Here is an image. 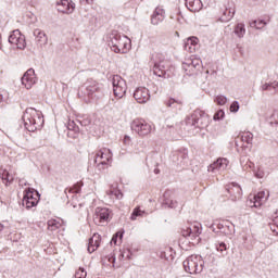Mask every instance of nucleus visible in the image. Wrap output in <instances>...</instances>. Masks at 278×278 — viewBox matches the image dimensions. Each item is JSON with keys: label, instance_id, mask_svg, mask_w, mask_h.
Here are the masks:
<instances>
[{"label": "nucleus", "instance_id": "obj_1", "mask_svg": "<svg viewBox=\"0 0 278 278\" xmlns=\"http://www.w3.org/2000/svg\"><path fill=\"white\" fill-rule=\"evenodd\" d=\"M22 121L24 122V127L27 131H37V129H42V126L45 125L42 112L34 108L25 110Z\"/></svg>", "mask_w": 278, "mask_h": 278}, {"label": "nucleus", "instance_id": "obj_2", "mask_svg": "<svg viewBox=\"0 0 278 278\" xmlns=\"http://www.w3.org/2000/svg\"><path fill=\"white\" fill-rule=\"evenodd\" d=\"M188 129H205L210 125V115L197 109L186 118Z\"/></svg>", "mask_w": 278, "mask_h": 278}, {"label": "nucleus", "instance_id": "obj_3", "mask_svg": "<svg viewBox=\"0 0 278 278\" xmlns=\"http://www.w3.org/2000/svg\"><path fill=\"white\" fill-rule=\"evenodd\" d=\"M109 47L114 53H129L131 50V39L125 35H112Z\"/></svg>", "mask_w": 278, "mask_h": 278}, {"label": "nucleus", "instance_id": "obj_4", "mask_svg": "<svg viewBox=\"0 0 278 278\" xmlns=\"http://www.w3.org/2000/svg\"><path fill=\"white\" fill-rule=\"evenodd\" d=\"M204 264L205 262H203L201 255H191L184 261L182 266L189 275H199L203 273Z\"/></svg>", "mask_w": 278, "mask_h": 278}, {"label": "nucleus", "instance_id": "obj_5", "mask_svg": "<svg viewBox=\"0 0 278 278\" xmlns=\"http://www.w3.org/2000/svg\"><path fill=\"white\" fill-rule=\"evenodd\" d=\"M113 156L112 150L102 148L96 152L94 164H98L99 170H105V168H110Z\"/></svg>", "mask_w": 278, "mask_h": 278}, {"label": "nucleus", "instance_id": "obj_6", "mask_svg": "<svg viewBox=\"0 0 278 278\" xmlns=\"http://www.w3.org/2000/svg\"><path fill=\"white\" fill-rule=\"evenodd\" d=\"M84 87V94L88 97V99H99V97L103 94V84L92 78L87 79Z\"/></svg>", "mask_w": 278, "mask_h": 278}, {"label": "nucleus", "instance_id": "obj_7", "mask_svg": "<svg viewBox=\"0 0 278 278\" xmlns=\"http://www.w3.org/2000/svg\"><path fill=\"white\" fill-rule=\"evenodd\" d=\"M153 74L164 79L170 77V75H168V61H166L162 54H156L155 56Z\"/></svg>", "mask_w": 278, "mask_h": 278}, {"label": "nucleus", "instance_id": "obj_8", "mask_svg": "<svg viewBox=\"0 0 278 278\" xmlns=\"http://www.w3.org/2000/svg\"><path fill=\"white\" fill-rule=\"evenodd\" d=\"M182 71L189 76L197 75L201 71V59L197 56L186 59L182 63Z\"/></svg>", "mask_w": 278, "mask_h": 278}, {"label": "nucleus", "instance_id": "obj_9", "mask_svg": "<svg viewBox=\"0 0 278 278\" xmlns=\"http://www.w3.org/2000/svg\"><path fill=\"white\" fill-rule=\"evenodd\" d=\"M112 86L114 96L117 99H123L127 92V81L121 75H114L112 78Z\"/></svg>", "mask_w": 278, "mask_h": 278}, {"label": "nucleus", "instance_id": "obj_10", "mask_svg": "<svg viewBox=\"0 0 278 278\" xmlns=\"http://www.w3.org/2000/svg\"><path fill=\"white\" fill-rule=\"evenodd\" d=\"M38 201H40V193L38 191L31 189L25 190L22 205L26 207V210H31V207H36V205H38Z\"/></svg>", "mask_w": 278, "mask_h": 278}, {"label": "nucleus", "instance_id": "obj_11", "mask_svg": "<svg viewBox=\"0 0 278 278\" xmlns=\"http://www.w3.org/2000/svg\"><path fill=\"white\" fill-rule=\"evenodd\" d=\"M131 129L141 138H144V136H149V134H151L153 128L151 124L147 123V121L137 118L132 121Z\"/></svg>", "mask_w": 278, "mask_h": 278}, {"label": "nucleus", "instance_id": "obj_12", "mask_svg": "<svg viewBox=\"0 0 278 278\" xmlns=\"http://www.w3.org/2000/svg\"><path fill=\"white\" fill-rule=\"evenodd\" d=\"M9 43L13 47V49L23 50L26 47L25 35L21 34V30L15 29L9 36Z\"/></svg>", "mask_w": 278, "mask_h": 278}, {"label": "nucleus", "instance_id": "obj_13", "mask_svg": "<svg viewBox=\"0 0 278 278\" xmlns=\"http://www.w3.org/2000/svg\"><path fill=\"white\" fill-rule=\"evenodd\" d=\"M112 211L106 207H97L93 215V223L96 225H105L110 220Z\"/></svg>", "mask_w": 278, "mask_h": 278}, {"label": "nucleus", "instance_id": "obj_14", "mask_svg": "<svg viewBox=\"0 0 278 278\" xmlns=\"http://www.w3.org/2000/svg\"><path fill=\"white\" fill-rule=\"evenodd\" d=\"M36 81V72L34 71V68L27 70L22 77V84L23 86H25V89L31 90Z\"/></svg>", "mask_w": 278, "mask_h": 278}, {"label": "nucleus", "instance_id": "obj_15", "mask_svg": "<svg viewBox=\"0 0 278 278\" xmlns=\"http://www.w3.org/2000/svg\"><path fill=\"white\" fill-rule=\"evenodd\" d=\"M134 99L137 103H147L151 99V92L147 87H139L134 92Z\"/></svg>", "mask_w": 278, "mask_h": 278}, {"label": "nucleus", "instance_id": "obj_16", "mask_svg": "<svg viewBox=\"0 0 278 278\" xmlns=\"http://www.w3.org/2000/svg\"><path fill=\"white\" fill-rule=\"evenodd\" d=\"M56 10L62 14H73L75 12V2L73 0H61L56 2Z\"/></svg>", "mask_w": 278, "mask_h": 278}, {"label": "nucleus", "instance_id": "obj_17", "mask_svg": "<svg viewBox=\"0 0 278 278\" xmlns=\"http://www.w3.org/2000/svg\"><path fill=\"white\" fill-rule=\"evenodd\" d=\"M227 166H229L227 159H217L207 167V170L208 173H223V170H227Z\"/></svg>", "mask_w": 278, "mask_h": 278}, {"label": "nucleus", "instance_id": "obj_18", "mask_svg": "<svg viewBox=\"0 0 278 278\" xmlns=\"http://www.w3.org/2000/svg\"><path fill=\"white\" fill-rule=\"evenodd\" d=\"M166 18V11L162 7H156L151 15L152 25H160Z\"/></svg>", "mask_w": 278, "mask_h": 278}, {"label": "nucleus", "instance_id": "obj_19", "mask_svg": "<svg viewBox=\"0 0 278 278\" xmlns=\"http://www.w3.org/2000/svg\"><path fill=\"white\" fill-rule=\"evenodd\" d=\"M226 190L230 194V200L240 201V199H242V188L236 182L228 186Z\"/></svg>", "mask_w": 278, "mask_h": 278}, {"label": "nucleus", "instance_id": "obj_20", "mask_svg": "<svg viewBox=\"0 0 278 278\" xmlns=\"http://www.w3.org/2000/svg\"><path fill=\"white\" fill-rule=\"evenodd\" d=\"M163 207H170L172 210L177 207V202L175 200V192L166 190L163 194Z\"/></svg>", "mask_w": 278, "mask_h": 278}, {"label": "nucleus", "instance_id": "obj_21", "mask_svg": "<svg viewBox=\"0 0 278 278\" xmlns=\"http://www.w3.org/2000/svg\"><path fill=\"white\" fill-rule=\"evenodd\" d=\"M268 199L266 191H260L257 194L253 195V200H250V207H260L262 203Z\"/></svg>", "mask_w": 278, "mask_h": 278}, {"label": "nucleus", "instance_id": "obj_22", "mask_svg": "<svg viewBox=\"0 0 278 278\" xmlns=\"http://www.w3.org/2000/svg\"><path fill=\"white\" fill-rule=\"evenodd\" d=\"M101 244V235L93 233V236L89 239L87 251L88 253H94L99 249Z\"/></svg>", "mask_w": 278, "mask_h": 278}, {"label": "nucleus", "instance_id": "obj_23", "mask_svg": "<svg viewBox=\"0 0 278 278\" xmlns=\"http://www.w3.org/2000/svg\"><path fill=\"white\" fill-rule=\"evenodd\" d=\"M186 7L190 12H201L203 10V2L201 0H186Z\"/></svg>", "mask_w": 278, "mask_h": 278}, {"label": "nucleus", "instance_id": "obj_24", "mask_svg": "<svg viewBox=\"0 0 278 278\" xmlns=\"http://www.w3.org/2000/svg\"><path fill=\"white\" fill-rule=\"evenodd\" d=\"M33 36L35 37L36 42H38V45H40V47H42V45H47L48 38H47V34H45V31H42L40 29H35L33 33Z\"/></svg>", "mask_w": 278, "mask_h": 278}, {"label": "nucleus", "instance_id": "obj_25", "mask_svg": "<svg viewBox=\"0 0 278 278\" xmlns=\"http://www.w3.org/2000/svg\"><path fill=\"white\" fill-rule=\"evenodd\" d=\"M199 42V39L197 37H190L185 42V51H189V53H194L197 50V43Z\"/></svg>", "mask_w": 278, "mask_h": 278}, {"label": "nucleus", "instance_id": "obj_26", "mask_svg": "<svg viewBox=\"0 0 278 278\" xmlns=\"http://www.w3.org/2000/svg\"><path fill=\"white\" fill-rule=\"evenodd\" d=\"M217 229L219 231H223L226 236H231L232 229L231 226H229V220H222L220 223L217 224Z\"/></svg>", "mask_w": 278, "mask_h": 278}, {"label": "nucleus", "instance_id": "obj_27", "mask_svg": "<svg viewBox=\"0 0 278 278\" xmlns=\"http://www.w3.org/2000/svg\"><path fill=\"white\" fill-rule=\"evenodd\" d=\"M0 177L2 181L8 186V184H12L14 181V176L8 172L5 168H0Z\"/></svg>", "mask_w": 278, "mask_h": 278}, {"label": "nucleus", "instance_id": "obj_28", "mask_svg": "<svg viewBox=\"0 0 278 278\" xmlns=\"http://www.w3.org/2000/svg\"><path fill=\"white\" fill-rule=\"evenodd\" d=\"M166 108H172L173 110H181V105H184V101L175 100L173 98L165 101Z\"/></svg>", "mask_w": 278, "mask_h": 278}, {"label": "nucleus", "instance_id": "obj_29", "mask_svg": "<svg viewBox=\"0 0 278 278\" xmlns=\"http://www.w3.org/2000/svg\"><path fill=\"white\" fill-rule=\"evenodd\" d=\"M235 14H236V10L226 9L223 13V16L219 17V21L222 23H229V21H231V18H233Z\"/></svg>", "mask_w": 278, "mask_h": 278}, {"label": "nucleus", "instance_id": "obj_30", "mask_svg": "<svg viewBox=\"0 0 278 278\" xmlns=\"http://www.w3.org/2000/svg\"><path fill=\"white\" fill-rule=\"evenodd\" d=\"M147 215V211H142L140 210V206H136L130 215V220H138V218H142Z\"/></svg>", "mask_w": 278, "mask_h": 278}, {"label": "nucleus", "instance_id": "obj_31", "mask_svg": "<svg viewBox=\"0 0 278 278\" xmlns=\"http://www.w3.org/2000/svg\"><path fill=\"white\" fill-rule=\"evenodd\" d=\"M249 168H253V173H254V176L257 178V179H264V169L258 166L257 168H255V164H253L252 162L249 163Z\"/></svg>", "mask_w": 278, "mask_h": 278}, {"label": "nucleus", "instance_id": "obj_32", "mask_svg": "<svg viewBox=\"0 0 278 278\" xmlns=\"http://www.w3.org/2000/svg\"><path fill=\"white\" fill-rule=\"evenodd\" d=\"M62 227V220L60 219H50L48 220V229L49 231H58Z\"/></svg>", "mask_w": 278, "mask_h": 278}, {"label": "nucleus", "instance_id": "obj_33", "mask_svg": "<svg viewBox=\"0 0 278 278\" xmlns=\"http://www.w3.org/2000/svg\"><path fill=\"white\" fill-rule=\"evenodd\" d=\"M235 34L239 38H244V35L247 34V28L244 27L243 23H238L235 26Z\"/></svg>", "mask_w": 278, "mask_h": 278}, {"label": "nucleus", "instance_id": "obj_34", "mask_svg": "<svg viewBox=\"0 0 278 278\" xmlns=\"http://www.w3.org/2000/svg\"><path fill=\"white\" fill-rule=\"evenodd\" d=\"M240 140L245 144H253V132L245 131L240 135Z\"/></svg>", "mask_w": 278, "mask_h": 278}, {"label": "nucleus", "instance_id": "obj_35", "mask_svg": "<svg viewBox=\"0 0 278 278\" xmlns=\"http://www.w3.org/2000/svg\"><path fill=\"white\" fill-rule=\"evenodd\" d=\"M189 229H191V238H199V236H201V225H194L189 227Z\"/></svg>", "mask_w": 278, "mask_h": 278}, {"label": "nucleus", "instance_id": "obj_36", "mask_svg": "<svg viewBox=\"0 0 278 278\" xmlns=\"http://www.w3.org/2000/svg\"><path fill=\"white\" fill-rule=\"evenodd\" d=\"M215 247L216 251H218V253H222V257L227 256V244L225 242L216 244Z\"/></svg>", "mask_w": 278, "mask_h": 278}, {"label": "nucleus", "instance_id": "obj_37", "mask_svg": "<svg viewBox=\"0 0 278 278\" xmlns=\"http://www.w3.org/2000/svg\"><path fill=\"white\" fill-rule=\"evenodd\" d=\"M261 88H262V90H269V91L277 90L278 83L277 81L266 83Z\"/></svg>", "mask_w": 278, "mask_h": 278}, {"label": "nucleus", "instance_id": "obj_38", "mask_svg": "<svg viewBox=\"0 0 278 278\" xmlns=\"http://www.w3.org/2000/svg\"><path fill=\"white\" fill-rule=\"evenodd\" d=\"M68 131H74V134H79V126L75 123V121H70L67 123Z\"/></svg>", "mask_w": 278, "mask_h": 278}, {"label": "nucleus", "instance_id": "obj_39", "mask_svg": "<svg viewBox=\"0 0 278 278\" xmlns=\"http://www.w3.org/2000/svg\"><path fill=\"white\" fill-rule=\"evenodd\" d=\"M224 118H225V111L223 110L217 111L213 116V121H223Z\"/></svg>", "mask_w": 278, "mask_h": 278}, {"label": "nucleus", "instance_id": "obj_40", "mask_svg": "<svg viewBox=\"0 0 278 278\" xmlns=\"http://www.w3.org/2000/svg\"><path fill=\"white\" fill-rule=\"evenodd\" d=\"M215 103H217V105H225V103H227V97H225V96H217L215 98Z\"/></svg>", "mask_w": 278, "mask_h": 278}, {"label": "nucleus", "instance_id": "obj_41", "mask_svg": "<svg viewBox=\"0 0 278 278\" xmlns=\"http://www.w3.org/2000/svg\"><path fill=\"white\" fill-rule=\"evenodd\" d=\"M87 276H88V273L86 271V269L81 267L75 274V278H86Z\"/></svg>", "mask_w": 278, "mask_h": 278}, {"label": "nucleus", "instance_id": "obj_42", "mask_svg": "<svg viewBox=\"0 0 278 278\" xmlns=\"http://www.w3.org/2000/svg\"><path fill=\"white\" fill-rule=\"evenodd\" d=\"M119 257H122V260H131V251L129 250L122 251Z\"/></svg>", "mask_w": 278, "mask_h": 278}, {"label": "nucleus", "instance_id": "obj_43", "mask_svg": "<svg viewBox=\"0 0 278 278\" xmlns=\"http://www.w3.org/2000/svg\"><path fill=\"white\" fill-rule=\"evenodd\" d=\"M238 110H240V102L238 101H233L231 104H230V112L235 113L238 112Z\"/></svg>", "mask_w": 278, "mask_h": 278}, {"label": "nucleus", "instance_id": "obj_44", "mask_svg": "<svg viewBox=\"0 0 278 278\" xmlns=\"http://www.w3.org/2000/svg\"><path fill=\"white\" fill-rule=\"evenodd\" d=\"M118 237H119V240H123V232H117L113 236L112 240H111V244L115 243L118 241Z\"/></svg>", "mask_w": 278, "mask_h": 278}, {"label": "nucleus", "instance_id": "obj_45", "mask_svg": "<svg viewBox=\"0 0 278 278\" xmlns=\"http://www.w3.org/2000/svg\"><path fill=\"white\" fill-rule=\"evenodd\" d=\"M178 157L181 159L180 162H184V160H188V150H184L182 152H178Z\"/></svg>", "mask_w": 278, "mask_h": 278}, {"label": "nucleus", "instance_id": "obj_46", "mask_svg": "<svg viewBox=\"0 0 278 278\" xmlns=\"http://www.w3.org/2000/svg\"><path fill=\"white\" fill-rule=\"evenodd\" d=\"M190 231H192V229H190V228L184 229L181 231V235L184 236V238H192V235Z\"/></svg>", "mask_w": 278, "mask_h": 278}, {"label": "nucleus", "instance_id": "obj_47", "mask_svg": "<svg viewBox=\"0 0 278 278\" xmlns=\"http://www.w3.org/2000/svg\"><path fill=\"white\" fill-rule=\"evenodd\" d=\"M114 199L121 201V199H123V191H121L119 189H115Z\"/></svg>", "mask_w": 278, "mask_h": 278}, {"label": "nucleus", "instance_id": "obj_48", "mask_svg": "<svg viewBox=\"0 0 278 278\" xmlns=\"http://www.w3.org/2000/svg\"><path fill=\"white\" fill-rule=\"evenodd\" d=\"M123 142L126 147H128L129 144H131V137L125 135Z\"/></svg>", "mask_w": 278, "mask_h": 278}, {"label": "nucleus", "instance_id": "obj_49", "mask_svg": "<svg viewBox=\"0 0 278 278\" xmlns=\"http://www.w3.org/2000/svg\"><path fill=\"white\" fill-rule=\"evenodd\" d=\"M79 125H81V127H88V125L90 124V119L86 118L83 121H78Z\"/></svg>", "mask_w": 278, "mask_h": 278}, {"label": "nucleus", "instance_id": "obj_50", "mask_svg": "<svg viewBox=\"0 0 278 278\" xmlns=\"http://www.w3.org/2000/svg\"><path fill=\"white\" fill-rule=\"evenodd\" d=\"M114 192H116V189H110L106 191V194H108V197H110V199H115Z\"/></svg>", "mask_w": 278, "mask_h": 278}, {"label": "nucleus", "instance_id": "obj_51", "mask_svg": "<svg viewBox=\"0 0 278 278\" xmlns=\"http://www.w3.org/2000/svg\"><path fill=\"white\" fill-rule=\"evenodd\" d=\"M81 5H90V3H92V1L94 0H79Z\"/></svg>", "mask_w": 278, "mask_h": 278}, {"label": "nucleus", "instance_id": "obj_52", "mask_svg": "<svg viewBox=\"0 0 278 278\" xmlns=\"http://www.w3.org/2000/svg\"><path fill=\"white\" fill-rule=\"evenodd\" d=\"M250 27H255V29H262V26H257V21H253V22L250 24Z\"/></svg>", "mask_w": 278, "mask_h": 278}, {"label": "nucleus", "instance_id": "obj_53", "mask_svg": "<svg viewBox=\"0 0 278 278\" xmlns=\"http://www.w3.org/2000/svg\"><path fill=\"white\" fill-rule=\"evenodd\" d=\"M256 25L258 26V27H266V22L265 21H263V20H261V21H258L257 23H256Z\"/></svg>", "mask_w": 278, "mask_h": 278}, {"label": "nucleus", "instance_id": "obj_54", "mask_svg": "<svg viewBox=\"0 0 278 278\" xmlns=\"http://www.w3.org/2000/svg\"><path fill=\"white\" fill-rule=\"evenodd\" d=\"M273 118L275 121V124L278 125V113L274 114Z\"/></svg>", "mask_w": 278, "mask_h": 278}, {"label": "nucleus", "instance_id": "obj_55", "mask_svg": "<svg viewBox=\"0 0 278 278\" xmlns=\"http://www.w3.org/2000/svg\"><path fill=\"white\" fill-rule=\"evenodd\" d=\"M3 100H4V96L3 93L0 92V103H3Z\"/></svg>", "mask_w": 278, "mask_h": 278}, {"label": "nucleus", "instance_id": "obj_56", "mask_svg": "<svg viewBox=\"0 0 278 278\" xmlns=\"http://www.w3.org/2000/svg\"><path fill=\"white\" fill-rule=\"evenodd\" d=\"M109 262H112L114 264V262H116V257H114V256L110 257Z\"/></svg>", "mask_w": 278, "mask_h": 278}, {"label": "nucleus", "instance_id": "obj_57", "mask_svg": "<svg viewBox=\"0 0 278 278\" xmlns=\"http://www.w3.org/2000/svg\"><path fill=\"white\" fill-rule=\"evenodd\" d=\"M207 227H210V229H213V231H216V228H214V224L207 225Z\"/></svg>", "mask_w": 278, "mask_h": 278}, {"label": "nucleus", "instance_id": "obj_58", "mask_svg": "<svg viewBox=\"0 0 278 278\" xmlns=\"http://www.w3.org/2000/svg\"><path fill=\"white\" fill-rule=\"evenodd\" d=\"M66 192H73V189H65V193Z\"/></svg>", "mask_w": 278, "mask_h": 278}, {"label": "nucleus", "instance_id": "obj_59", "mask_svg": "<svg viewBox=\"0 0 278 278\" xmlns=\"http://www.w3.org/2000/svg\"><path fill=\"white\" fill-rule=\"evenodd\" d=\"M154 173L157 175L160 173V169H154Z\"/></svg>", "mask_w": 278, "mask_h": 278}, {"label": "nucleus", "instance_id": "obj_60", "mask_svg": "<svg viewBox=\"0 0 278 278\" xmlns=\"http://www.w3.org/2000/svg\"><path fill=\"white\" fill-rule=\"evenodd\" d=\"M0 231H3V225L0 224Z\"/></svg>", "mask_w": 278, "mask_h": 278}, {"label": "nucleus", "instance_id": "obj_61", "mask_svg": "<svg viewBox=\"0 0 278 278\" xmlns=\"http://www.w3.org/2000/svg\"><path fill=\"white\" fill-rule=\"evenodd\" d=\"M122 153V155H125V152H121Z\"/></svg>", "mask_w": 278, "mask_h": 278}, {"label": "nucleus", "instance_id": "obj_62", "mask_svg": "<svg viewBox=\"0 0 278 278\" xmlns=\"http://www.w3.org/2000/svg\"><path fill=\"white\" fill-rule=\"evenodd\" d=\"M276 215L278 216V211L276 212Z\"/></svg>", "mask_w": 278, "mask_h": 278}]
</instances>
